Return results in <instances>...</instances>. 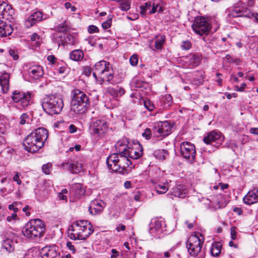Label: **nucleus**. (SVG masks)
I'll use <instances>...</instances> for the list:
<instances>
[{
  "label": "nucleus",
  "instance_id": "6e6d98bb",
  "mask_svg": "<svg viewBox=\"0 0 258 258\" xmlns=\"http://www.w3.org/2000/svg\"><path fill=\"white\" fill-rule=\"evenodd\" d=\"M112 254L110 256V258H117L119 255V252L116 250L115 249L111 250Z\"/></svg>",
  "mask_w": 258,
  "mask_h": 258
},
{
  "label": "nucleus",
  "instance_id": "c9c22d12",
  "mask_svg": "<svg viewBox=\"0 0 258 258\" xmlns=\"http://www.w3.org/2000/svg\"><path fill=\"white\" fill-rule=\"evenodd\" d=\"M161 100L165 105V107L169 106L172 103V97L170 94L165 95L162 97Z\"/></svg>",
  "mask_w": 258,
  "mask_h": 258
},
{
  "label": "nucleus",
  "instance_id": "20e7f679",
  "mask_svg": "<svg viewBox=\"0 0 258 258\" xmlns=\"http://www.w3.org/2000/svg\"><path fill=\"white\" fill-rule=\"evenodd\" d=\"M93 232V226L89 221L81 220L76 222L70 226L68 235L73 240H85Z\"/></svg>",
  "mask_w": 258,
  "mask_h": 258
},
{
  "label": "nucleus",
  "instance_id": "5fc2aeb1",
  "mask_svg": "<svg viewBox=\"0 0 258 258\" xmlns=\"http://www.w3.org/2000/svg\"><path fill=\"white\" fill-rule=\"evenodd\" d=\"M17 217V215L16 213H14L11 216L7 217V220L8 222H11L12 220H16Z\"/></svg>",
  "mask_w": 258,
  "mask_h": 258
},
{
  "label": "nucleus",
  "instance_id": "a211bd4d",
  "mask_svg": "<svg viewBox=\"0 0 258 258\" xmlns=\"http://www.w3.org/2000/svg\"><path fill=\"white\" fill-rule=\"evenodd\" d=\"M105 207V204L102 201H92L90 204L89 211L93 215L100 214L103 212Z\"/></svg>",
  "mask_w": 258,
  "mask_h": 258
},
{
  "label": "nucleus",
  "instance_id": "ea45409f",
  "mask_svg": "<svg viewBox=\"0 0 258 258\" xmlns=\"http://www.w3.org/2000/svg\"><path fill=\"white\" fill-rule=\"evenodd\" d=\"M52 169V164L50 163H47L44 164L42 167L43 172L45 174H49Z\"/></svg>",
  "mask_w": 258,
  "mask_h": 258
},
{
  "label": "nucleus",
  "instance_id": "69168bd1",
  "mask_svg": "<svg viewBox=\"0 0 258 258\" xmlns=\"http://www.w3.org/2000/svg\"><path fill=\"white\" fill-rule=\"evenodd\" d=\"M250 133L251 134L258 135V127H252L250 129Z\"/></svg>",
  "mask_w": 258,
  "mask_h": 258
},
{
  "label": "nucleus",
  "instance_id": "6ab92c4d",
  "mask_svg": "<svg viewBox=\"0 0 258 258\" xmlns=\"http://www.w3.org/2000/svg\"><path fill=\"white\" fill-rule=\"evenodd\" d=\"M62 166L74 174L78 173L83 170L82 163L76 161L68 160L63 163Z\"/></svg>",
  "mask_w": 258,
  "mask_h": 258
},
{
  "label": "nucleus",
  "instance_id": "b1692460",
  "mask_svg": "<svg viewBox=\"0 0 258 258\" xmlns=\"http://www.w3.org/2000/svg\"><path fill=\"white\" fill-rule=\"evenodd\" d=\"M10 75L7 73L3 74L0 76V85L3 93L6 94L9 90Z\"/></svg>",
  "mask_w": 258,
  "mask_h": 258
},
{
  "label": "nucleus",
  "instance_id": "2eb2a0df",
  "mask_svg": "<svg viewBox=\"0 0 258 258\" xmlns=\"http://www.w3.org/2000/svg\"><path fill=\"white\" fill-rule=\"evenodd\" d=\"M206 144H212L218 147L220 146L224 141V137L221 132L218 131H213L207 134L203 139Z\"/></svg>",
  "mask_w": 258,
  "mask_h": 258
},
{
  "label": "nucleus",
  "instance_id": "423d86ee",
  "mask_svg": "<svg viewBox=\"0 0 258 258\" xmlns=\"http://www.w3.org/2000/svg\"><path fill=\"white\" fill-rule=\"evenodd\" d=\"M40 102L44 111L51 115L59 114L63 107L62 98L53 95L45 96Z\"/></svg>",
  "mask_w": 258,
  "mask_h": 258
},
{
  "label": "nucleus",
  "instance_id": "ddd939ff",
  "mask_svg": "<svg viewBox=\"0 0 258 258\" xmlns=\"http://www.w3.org/2000/svg\"><path fill=\"white\" fill-rule=\"evenodd\" d=\"M203 241L198 236H190L187 240L186 246L190 255L195 256L201 251Z\"/></svg>",
  "mask_w": 258,
  "mask_h": 258
},
{
  "label": "nucleus",
  "instance_id": "bf43d9fd",
  "mask_svg": "<svg viewBox=\"0 0 258 258\" xmlns=\"http://www.w3.org/2000/svg\"><path fill=\"white\" fill-rule=\"evenodd\" d=\"M69 129L70 133H75L77 130V127L75 125L72 124L70 125Z\"/></svg>",
  "mask_w": 258,
  "mask_h": 258
},
{
  "label": "nucleus",
  "instance_id": "f257e3e1",
  "mask_svg": "<svg viewBox=\"0 0 258 258\" xmlns=\"http://www.w3.org/2000/svg\"><path fill=\"white\" fill-rule=\"evenodd\" d=\"M118 153L111 154L106 160V163L110 169L118 172L122 174L130 173L134 165H133L125 155L128 148L125 144L118 142L115 145Z\"/></svg>",
  "mask_w": 258,
  "mask_h": 258
},
{
  "label": "nucleus",
  "instance_id": "8fccbe9b",
  "mask_svg": "<svg viewBox=\"0 0 258 258\" xmlns=\"http://www.w3.org/2000/svg\"><path fill=\"white\" fill-rule=\"evenodd\" d=\"M111 24V20H107L102 24V27H103V29H107L110 27Z\"/></svg>",
  "mask_w": 258,
  "mask_h": 258
},
{
  "label": "nucleus",
  "instance_id": "72a5a7b5",
  "mask_svg": "<svg viewBox=\"0 0 258 258\" xmlns=\"http://www.w3.org/2000/svg\"><path fill=\"white\" fill-rule=\"evenodd\" d=\"M189 62L192 66H198L200 63V57L195 54H191L188 56Z\"/></svg>",
  "mask_w": 258,
  "mask_h": 258
},
{
  "label": "nucleus",
  "instance_id": "4d7b16f0",
  "mask_svg": "<svg viewBox=\"0 0 258 258\" xmlns=\"http://www.w3.org/2000/svg\"><path fill=\"white\" fill-rule=\"evenodd\" d=\"M47 60L52 64H54L56 61V58L54 55H50L47 56Z\"/></svg>",
  "mask_w": 258,
  "mask_h": 258
},
{
  "label": "nucleus",
  "instance_id": "338daca9",
  "mask_svg": "<svg viewBox=\"0 0 258 258\" xmlns=\"http://www.w3.org/2000/svg\"><path fill=\"white\" fill-rule=\"evenodd\" d=\"M9 209L11 210H13L14 213H16L19 210L18 208H15L14 206V204H11L9 206Z\"/></svg>",
  "mask_w": 258,
  "mask_h": 258
},
{
  "label": "nucleus",
  "instance_id": "aec40b11",
  "mask_svg": "<svg viewBox=\"0 0 258 258\" xmlns=\"http://www.w3.org/2000/svg\"><path fill=\"white\" fill-rule=\"evenodd\" d=\"M142 148L141 145L134 144L128 147L125 155L127 159L129 157L133 159H137L142 156Z\"/></svg>",
  "mask_w": 258,
  "mask_h": 258
},
{
  "label": "nucleus",
  "instance_id": "bb28decb",
  "mask_svg": "<svg viewBox=\"0 0 258 258\" xmlns=\"http://www.w3.org/2000/svg\"><path fill=\"white\" fill-rule=\"evenodd\" d=\"M14 14V11L11 6L3 2L1 3V15L3 17L8 16H12Z\"/></svg>",
  "mask_w": 258,
  "mask_h": 258
},
{
  "label": "nucleus",
  "instance_id": "f704fd0d",
  "mask_svg": "<svg viewBox=\"0 0 258 258\" xmlns=\"http://www.w3.org/2000/svg\"><path fill=\"white\" fill-rule=\"evenodd\" d=\"M152 3L150 2H146L140 7L141 9V14L142 16H145L147 11H151L150 9L152 7Z\"/></svg>",
  "mask_w": 258,
  "mask_h": 258
},
{
  "label": "nucleus",
  "instance_id": "680f3d73",
  "mask_svg": "<svg viewBox=\"0 0 258 258\" xmlns=\"http://www.w3.org/2000/svg\"><path fill=\"white\" fill-rule=\"evenodd\" d=\"M40 36L36 33H33L31 37V40L32 41H36L37 39H39Z\"/></svg>",
  "mask_w": 258,
  "mask_h": 258
},
{
  "label": "nucleus",
  "instance_id": "864d4df0",
  "mask_svg": "<svg viewBox=\"0 0 258 258\" xmlns=\"http://www.w3.org/2000/svg\"><path fill=\"white\" fill-rule=\"evenodd\" d=\"M159 152L160 153H161V154L162 155H159L158 156V154L156 155V156L157 158L161 159H164L165 158V155H166L167 153L164 151V150H161V151H159Z\"/></svg>",
  "mask_w": 258,
  "mask_h": 258
},
{
  "label": "nucleus",
  "instance_id": "774afa93",
  "mask_svg": "<svg viewBox=\"0 0 258 258\" xmlns=\"http://www.w3.org/2000/svg\"><path fill=\"white\" fill-rule=\"evenodd\" d=\"M116 229L118 232H119L120 231H123L125 229V226L124 225H121L117 226Z\"/></svg>",
  "mask_w": 258,
  "mask_h": 258
},
{
  "label": "nucleus",
  "instance_id": "39448f33",
  "mask_svg": "<svg viewBox=\"0 0 258 258\" xmlns=\"http://www.w3.org/2000/svg\"><path fill=\"white\" fill-rule=\"evenodd\" d=\"M45 230L42 220L38 219L30 220L24 227L22 233L26 238L34 240L43 236Z\"/></svg>",
  "mask_w": 258,
  "mask_h": 258
},
{
  "label": "nucleus",
  "instance_id": "c756f323",
  "mask_svg": "<svg viewBox=\"0 0 258 258\" xmlns=\"http://www.w3.org/2000/svg\"><path fill=\"white\" fill-rule=\"evenodd\" d=\"M71 190L76 196H81L85 193V190L82 184L80 183H76L72 185Z\"/></svg>",
  "mask_w": 258,
  "mask_h": 258
},
{
  "label": "nucleus",
  "instance_id": "1a4fd4ad",
  "mask_svg": "<svg viewBox=\"0 0 258 258\" xmlns=\"http://www.w3.org/2000/svg\"><path fill=\"white\" fill-rule=\"evenodd\" d=\"M32 94L30 92H23L15 90L11 95L12 100L15 103H20L21 106L25 109L31 103Z\"/></svg>",
  "mask_w": 258,
  "mask_h": 258
},
{
  "label": "nucleus",
  "instance_id": "412c9836",
  "mask_svg": "<svg viewBox=\"0 0 258 258\" xmlns=\"http://www.w3.org/2000/svg\"><path fill=\"white\" fill-rule=\"evenodd\" d=\"M164 225L165 222L162 219H152L150 224V233L154 234L156 232H161L163 231V226Z\"/></svg>",
  "mask_w": 258,
  "mask_h": 258
},
{
  "label": "nucleus",
  "instance_id": "de8ad7c7",
  "mask_svg": "<svg viewBox=\"0 0 258 258\" xmlns=\"http://www.w3.org/2000/svg\"><path fill=\"white\" fill-rule=\"evenodd\" d=\"M230 234L232 239L234 240L236 238L237 232L236 231V228L235 227H233L231 228Z\"/></svg>",
  "mask_w": 258,
  "mask_h": 258
},
{
  "label": "nucleus",
  "instance_id": "4be33fe9",
  "mask_svg": "<svg viewBox=\"0 0 258 258\" xmlns=\"http://www.w3.org/2000/svg\"><path fill=\"white\" fill-rule=\"evenodd\" d=\"M243 200L247 205H251L258 202V189H253L249 191L244 196Z\"/></svg>",
  "mask_w": 258,
  "mask_h": 258
},
{
  "label": "nucleus",
  "instance_id": "a18cd8bd",
  "mask_svg": "<svg viewBox=\"0 0 258 258\" xmlns=\"http://www.w3.org/2000/svg\"><path fill=\"white\" fill-rule=\"evenodd\" d=\"M130 63L132 66H136L138 62V58L137 55L134 54L130 58Z\"/></svg>",
  "mask_w": 258,
  "mask_h": 258
},
{
  "label": "nucleus",
  "instance_id": "9b49d317",
  "mask_svg": "<svg viewBox=\"0 0 258 258\" xmlns=\"http://www.w3.org/2000/svg\"><path fill=\"white\" fill-rule=\"evenodd\" d=\"M192 28L197 34L202 36L208 34L211 26L205 18L198 17L195 19L192 25Z\"/></svg>",
  "mask_w": 258,
  "mask_h": 258
},
{
  "label": "nucleus",
  "instance_id": "5701e85b",
  "mask_svg": "<svg viewBox=\"0 0 258 258\" xmlns=\"http://www.w3.org/2000/svg\"><path fill=\"white\" fill-rule=\"evenodd\" d=\"M171 194L175 197L183 199L187 194V190L184 185L177 184L171 189Z\"/></svg>",
  "mask_w": 258,
  "mask_h": 258
},
{
  "label": "nucleus",
  "instance_id": "4468645a",
  "mask_svg": "<svg viewBox=\"0 0 258 258\" xmlns=\"http://www.w3.org/2000/svg\"><path fill=\"white\" fill-rule=\"evenodd\" d=\"M182 156L190 162L194 161L196 154V148L194 144L188 142H183L180 146Z\"/></svg>",
  "mask_w": 258,
  "mask_h": 258
},
{
  "label": "nucleus",
  "instance_id": "13d9d810",
  "mask_svg": "<svg viewBox=\"0 0 258 258\" xmlns=\"http://www.w3.org/2000/svg\"><path fill=\"white\" fill-rule=\"evenodd\" d=\"M9 53L12 56H13L14 59L17 60L18 59L19 56L17 54L15 53L14 50H10Z\"/></svg>",
  "mask_w": 258,
  "mask_h": 258
},
{
  "label": "nucleus",
  "instance_id": "f8f14e48",
  "mask_svg": "<svg viewBox=\"0 0 258 258\" xmlns=\"http://www.w3.org/2000/svg\"><path fill=\"white\" fill-rule=\"evenodd\" d=\"M172 126L167 121L155 123L152 129L153 136L156 138H163L169 135Z\"/></svg>",
  "mask_w": 258,
  "mask_h": 258
},
{
  "label": "nucleus",
  "instance_id": "a878e982",
  "mask_svg": "<svg viewBox=\"0 0 258 258\" xmlns=\"http://www.w3.org/2000/svg\"><path fill=\"white\" fill-rule=\"evenodd\" d=\"M12 25L6 22L0 21V37H6L10 35L13 32Z\"/></svg>",
  "mask_w": 258,
  "mask_h": 258
},
{
  "label": "nucleus",
  "instance_id": "052dcab7",
  "mask_svg": "<svg viewBox=\"0 0 258 258\" xmlns=\"http://www.w3.org/2000/svg\"><path fill=\"white\" fill-rule=\"evenodd\" d=\"M58 198L60 200H63L67 202V197L66 195L62 194L61 193H58Z\"/></svg>",
  "mask_w": 258,
  "mask_h": 258
},
{
  "label": "nucleus",
  "instance_id": "0e129e2a",
  "mask_svg": "<svg viewBox=\"0 0 258 258\" xmlns=\"http://www.w3.org/2000/svg\"><path fill=\"white\" fill-rule=\"evenodd\" d=\"M233 211L234 212H236L238 214V215H241L243 212L241 208H238V207L234 208Z\"/></svg>",
  "mask_w": 258,
  "mask_h": 258
},
{
  "label": "nucleus",
  "instance_id": "f3484780",
  "mask_svg": "<svg viewBox=\"0 0 258 258\" xmlns=\"http://www.w3.org/2000/svg\"><path fill=\"white\" fill-rule=\"evenodd\" d=\"M151 182L154 184L155 188L159 194H163L169 189L168 182L164 178L151 179Z\"/></svg>",
  "mask_w": 258,
  "mask_h": 258
},
{
  "label": "nucleus",
  "instance_id": "cd10ccee",
  "mask_svg": "<svg viewBox=\"0 0 258 258\" xmlns=\"http://www.w3.org/2000/svg\"><path fill=\"white\" fill-rule=\"evenodd\" d=\"M43 14L40 11H37L32 14L28 18V21L30 23L31 25L40 22L42 20Z\"/></svg>",
  "mask_w": 258,
  "mask_h": 258
},
{
  "label": "nucleus",
  "instance_id": "09e8293b",
  "mask_svg": "<svg viewBox=\"0 0 258 258\" xmlns=\"http://www.w3.org/2000/svg\"><path fill=\"white\" fill-rule=\"evenodd\" d=\"M21 174L19 172H16L14 176L13 177V180L16 181L18 184L20 185L21 184V181L20 179V176Z\"/></svg>",
  "mask_w": 258,
  "mask_h": 258
},
{
  "label": "nucleus",
  "instance_id": "7ed1b4c3",
  "mask_svg": "<svg viewBox=\"0 0 258 258\" xmlns=\"http://www.w3.org/2000/svg\"><path fill=\"white\" fill-rule=\"evenodd\" d=\"M94 77L101 83L107 82L114 84V71L111 65L105 60L97 62L93 69Z\"/></svg>",
  "mask_w": 258,
  "mask_h": 258
},
{
  "label": "nucleus",
  "instance_id": "e433bc0d",
  "mask_svg": "<svg viewBox=\"0 0 258 258\" xmlns=\"http://www.w3.org/2000/svg\"><path fill=\"white\" fill-rule=\"evenodd\" d=\"M131 4L130 0H125L120 3L119 8L121 11L126 12L130 9Z\"/></svg>",
  "mask_w": 258,
  "mask_h": 258
},
{
  "label": "nucleus",
  "instance_id": "e2e57ef3",
  "mask_svg": "<svg viewBox=\"0 0 258 258\" xmlns=\"http://www.w3.org/2000/svg\"><path fill=\"white\" fill-rule=\"evenodd\" d=\"M67 247L70 249V250H72L74 253L75 252V248L73 245L70 242H67Z\"/></svg>",
  "mask_w": 258,
  "mask_h": 258
},
{
  "label": "nucleus",
  "instance_id": "f03ea898",
  "mask_svg": "<svg viewBox=\"0 0 258 258\" xmlns=\"http://www.w3.org/2000/svg\"><path fill=\"white\" fill-rule=\"evenodd\" d=\"M48 137V131L38 128L28 135L23 141L24 149L30 153H35L44 145Z\"/></svg>",
  "mask_w": 258,
  "mask_h": 258
},
{
  "label": "nucleus",
  "instance_id": "37998d69",
  "mask_svg": "<svg viewBox=\"0 0 258 258\" xmlns=\"http://www.w3.org/2000/svg\"><path fill=\"white\" fill-rule=\"evenodd\" d=\"M191 46V43L189 41H183L181 44V47L183 50H188L190 48Z\"/></svg>",
  "mask_w": 258,
  "mask_h": 258
},
{
  "label": "nucleus",
  "instance_id": "6e6552de",
  "mask_svg": "<svg viewBox=\"0 0 258 258\" xmlns=\"http://www.w3.org/2000/svg\"><path fill=\"white\" fill-rule=\"evenodd\" d=\"M107 125L105 120L100 118L92 117L89 123V132L93 135L101 136L106 133Z\"/></svg>",
  "mask_w": 258,
  "mask_h": 258
},
{
  "label": "nucleus",
  "instance_id": "0eeeda50",
  "mask_svg": "<svg viewBox=\"0 0 258 258\" xmlns=\"http://www.w3.org/2000/svg\"><path fill=\"white\" fill-rule=\"evenodd\" d=\"M89 105V97L79 89L73 91L71 110L75 113L81 114L85 112Z\"/></svg>",
  "mask_w": 258,
  "mask_h": 258
},
{
  "label": "nucleus",
  "instance_id": "2f4dec72",
  "mask_svg": "<svg viewBox=\"0 0 258 258\" xmlns=\"http://www.w3.org/2000/svg\"><path fill=\"white\" fill-rule=\"evenodd\" d=\"M165 36L164 35L157 36L155 41V47L156 49H161L165 43Z\"/></svg>",
  "mask_w": 258,
  "mask_h": 258
},
{
  "label": "nucleus",
  "instance_id": "49530a36",
  "mask_svg": "<svg viewBox=\"0 0 258 258\" xmlns=\"http://www.w3.org/2000/svg\"><path fill=\"white\" fill-rule=\"evenodd\" d=\"M107 92L109 93L111 95L113 96V97H117L118 96V93L115 89L109 87L107 89Z\"/></svg>",
  "mask_w": 258,
  "mask_h": 258
},
{
  "label": "nucleus",
  "instance_id": "a19ab883",
  "mask_svg": "<svg viewBox=\"0 0 258 258\" xmlns=\"http://www.w3.org/2000/svg\"><path fill=\"white\" fill-rule=\"evenodd\" d=\"M145 107L149 110L152 111L154 109V105L150 100H145L144 102Z\"/></svg>",
  "mask_w": 258,
  "mask_h": 258
},
{
  "label": "nucleus",
  "instance_id": "603ef678",
  "mask_svg": "<svg viewBox=\"0 0 258 258\" xmlns=\"http://www.w3.org/2000/svg\"><path fill=\"white\" fill-rule=\"evenodd\" d=\"M246 87V84L245 83H242L241 84L240 87H238L237 86H235V90L239 92H242L244 91L245 87Z\"/></svg>",
  "mask_w": 258,
  "mask_h": 258
},
{
  "label": "nucleus",
  "instance_id": "3c124183",
  "mask_svg": "<svg viewBox=\"0 0 258 258\" xmlns=\"http://www.w3.org/2000/svg\"><path fill=\"white\" fill-rule=\"evenodd\" d=\"M28 116L26 113H23L20 117V123L24 124L26 122V119L28 118Z\"/></svg>",
  "mask_w": 258,
  "mask_h": 258
},
{
  "label": "nucleus",
  "instance_id": "393cba45",
  "mask_svg": "<svg viewBox=\"0 0 258 258\" xmlns=\"http://www.w3.org/2000/svg\"><path fill=\"white\" fill-rule=\"evenodd\" d=\"M43 70L40 66H34L30 68L29 74L32 78L37 80L43 75Z\"/></svg>",
  "mask_w": 258,
  "mask_h": 258
},
{
  "label": "nucleus",
  "instance_id": "58836bf2",
  "mask_svg": "<svg viewBox=\"0 0 258 258\" xmlns=\"http://www.w3.org/2000/svg\"><path fill=\"white\" fill-rule=\"evenodd\" d=\"M68 25L66 21L55 27V30L58 32H63L67 30Z\"/></svg>",
  "mask_w": 258,
  "mask_h": 258
},
{
  "label": "nucleus",
  "instance_id": "7c9ffc66",
  "mask_svg": "<svg viewBox=\"0 0 258 258\" xmlns=\"http://www.w3.org/2000/svg\"><path fill=\"white\" fill-rule=\"evenodd\" d=\"M221 251V244L220 242H215L212 244L211 253L214 256H217Z\"/></svg>",
  "mask_w": 258,
  "mask_h": 258
},
{
  "label": "nucleus",
  "instance_id": "9d476101",
  "mask_svg": "<svg viewBox=\"0 0 258 258\" xmlns=\"http://www.w3.org/2000/svg\"><path fill=\"white\" fill-rule=\"evenodd\" d=\"M229 17H246L253 18L255 22L258 23V13H252L248 8L243 6L234 7L228 14Z\"/></svg>",
  "mask_w": 258,
  "mask_h": 258
},
{
  "label": "nucleus",
  "instance_id": "4c0bfd02",
  "mask_svg": "<svg viewBox=\"0 0 258 258\" xmlns=\"http://www.w3.org/2000/svg\"><path fill=\"white\" fill-rule=\"evenodd\" d=\"M151 7L152 9L151 11H149V14H153L157 12L160 13L163 11L162 7L158 4H156L155 3H152Z\"/></svg>",
  "mask_w": 258,
  "mask_h": 258
},
{
  "label": "nucleus",
  "instance_id": "dca6fc26",
  "mask_svg": "<svg viewBox=\"0 0 258 258\" xmlns=\"http://www.w3.org/2000/svg\"><path fill=\"white\" fill-rule=\"evenodd\" d=\"M40 253L42 258H56L59 255L60 252L57 246L52 244L42 247Z\"/></svg>",
  "mask_w": 258,
  "mask_h": 258
},
{
  "label": "nucleus",
  "instance_id": "c03bdc74",
  "mask_svg": "<svg viewBox=\"0 0 258 258\" xmlns=\"http://www.w3.org/2000/svg\"><path fill=\"white\" fill-rule=\"evenodd\" d=\"M88 31L90 34L98 33L99 31L98 28L95 25H90L88 28Z\"/></svg>",
  "mask_w": 258,
  "mask_h": 258
},
{
  "label": "nucleus",
  "instance_id": "79ce46f5",
  "mask_svg": "<svg viewBox=\"0 0 258 258\" xmlns=\"http://www.w3.org/2000/svg\"><path fill=\"white\" fill-rule=\"evenodd\" d=\"M152 135V131L150 128H146L144 132L142 133V136L146 139L149 140L150 139Z\"/></svg>",
  "mask_w": 258,
  "mask_h": 258
},
{
  "label": "nucleus",
  "instance_id": "c85d7f7f",
  "mask_svg": "<svg viewBox=\"0 0 258 258\" xmlns=\"http://www.w3.org/2000/svg\"><path fill=\"white\" fill-rule=\"evenodd\" d=\"M84 55V52L82 50L76 49L70 53V57L73 60L80 61L83 58Z\"/></svg>",
  "mask_w": 258,
  "mask_h": 258
},
{
  "label": "nucleus",
  "instance_id": "473e14b6",
  "mask_svg": "<svg viewBox=\"0 0 258 258\" xmlns=\"http://www.w3.org/2000/svg\"><path fill=\"white\" fill-rule=\"evenodd\" d=\"M3 248L9 252L13 251L14 250V242L10 239L4 241Z\"/></svg>",
  "mask_w": 258,
  "mask_h": 258
}]
</instances>
